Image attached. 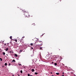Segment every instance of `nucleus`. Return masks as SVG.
Masks as SVG:
<instances>
[{
	"label": "nucleus",
	"mask_w": 76,
	"mask_h": 76,
	"mask_svg": "<svg viewBox=\"0 0 76 76\" xmlns=\"http://www.w3.org/2000/svg\"><path fill=\"white\" fill-rule=\"evenodd\" d=\"M30 45L31 46H32V45H33V43H31L30 44Z\"/></svg>",
	"instance_id": "14"
},
{
	"label": "nucleus",
	"mask_w": 76,
	"mask_h": 76,
	"mask_svg": "<svg viewBox=\"0 0 76 76\" xmlns=\"http://www.w3.org/2000/svg\"><path fill=\"white\" fill-rule=\"evenodd\" d=\"M3 55H5V54H6V53H5V52H3Z\"/></svg>",
	"instance_id": "13"
},
{
	"label": "nucleus",
	"mask_w": 76,
	"mask_h": 76,
	"mask_svg": "<svg viewBox=\"0 0 76 76\" xmlns=\"http://www.w3.org/2000/svg\"><path fill=\"white\" fill-rule=\"evenodd\" d=\"M26 16L27 17V18H29V17H30V15H29V13H27L26 15Z\"/></svg>",
	"instance_id": "1"
},
{
	"label": "nucleus",
	"mask_w": 76,
	"mask_h": 76,
	"mask_svg": "<svg viewBox=\"0 0 76 76\" xmlns=\"http://www.w3.org/2000/svg\"><path fill=\"white\" fill-rule=\"evenodd\" d=\"M15 57H18V55L16 54H15Z\"/></svg>",
	"instance_id": "11"
},
{
	"label": "nucleus",
	"mask_w": 76,
	"mask_h": 76,
	"mask_svg": "<svg viewBox=\"0 0 76 76\" xmlns=\"http://www.w3.org/2000/svg\"><path fill=\"white\" fill-rule=\"evenodd\" d=\"M39 42H41V41H39Z\"/></svg>",
	"instance_id": "29"
},
{
	"label": "nucleus",
	"mask_w": 76,
	"mask_h": 76,
	"mask_svg": "<svg viewBox=\"0 0 76 76\" xmlns=\"http://www.w3.org/2000/svg\"><path fill=\"white\" fill-rule=\"evenodd\" d=\"M42 44H41L40 46H42Z\"/></svg>",
	"instance_id": "30"
},
{
	"label": "nucleus",
	"mask_w": 76,
	"mask_h": 76,
	"mask_svg": "<svg viewBox=\"0 0 76 76\" xmlns=\"http://www.w3.org/2000/svg\"><path fill=\"white\" fill-rule=\"evenodd\" d=\"M6 45V43H5L4 45Z\"/></svg>",
	"instance_id": "25"
},
{
	"label": "nucleus",
	"mask_w": 76,
	"mask_h": 76,
	"mask_svg": "<svg viewBox=\"0 0 76 76\" xmlns=\"http://www.w3.org/2000/svg\"><path fill=\"white\" fill-rule=\"evenodd\" d=\"M62 76H64V75H62Z\"/></svg>",
	"instance_id": "33"
},
{
	"label": "nucleus",
	"mask_w": 76,
	"mask_h": 76,
	"mask_svg": "<svg viewBox=\"0 0 76 76\" xmlns=\"http://www.w3.org/2000/svg\"><path fill=\"white\" fill-rule=\"evenodd\" d=\"M10 53H12V52H11V51L10 52Z\"/></svg>",
	"instance_id": "28"
},
{
	"label": "nucleus",
	"mask_w": 76,
	"mask_h": 76,
	"mask_svg": "<svg viewBox=\"0 0 76 76\" xmlns=\"http://www.w3.org/2000/svg\"><path fill=\"white\" fill-rule=\"evenodd\" d=\"M22 17L23 19H25V18H26V15L23 14L22 15Z\"/></svg>",
	"instance_id": "2"
},
{
	"label": "nucleus",
	"mask_w": 76,
	"mask_h": 76,
	"mask_svg": "<svg viewBox=\"0 0 76 76\" xmlns=\"http://www.w3.org/2000/svg\"><path fill=\"white\" fill-rule=\"evenodd\" d=\"M12 62H16V61H15V60H14V59H13V60H12Z\"/></svg>",
	"instance_id": "6"
},
{
	"label": "nucleus",
	"mask_w": 76,
	"mask_h": 76,
	"mask_svg": "<svg viewBox=\"0 0 76 76\" xmlns=\"http://www.w3.org/2000/svg\"><path fill=\"white\" fill-rule=\"evenodd\" d=\"M9 50V48H6V49H5V50L6 51H7V50Z\"/></svg>",
	"instance_id": "3"
},
{
	"label": "nucleus",
	"mask_w": 76,
	"mask_h": 76,
	"mask_svg": "<svg viewBox=\"0 0 76 76\" xmlns=\"http://www.w3.org/2000/svg\"><path fill=\"white\" fill-rule=\"evenodd\" d=\"M34 73L36 75H38V73L37 72H35Z\"/></svg>",
	"instance_id": "17"
},
{
	"label": "nucleus",
	"mask_w": 76,
	"mask_h": 76,
	"mask_svg": "<svg viewBox=\"0 0 76 76\" xmlns=\"http://www.w3.org/2000/svg\"><path fill=\"white\" fill-rule=\"evenodd\" d=\"M4 42V41H2V42H1V43H3V42Z\"/></svg>",
	"instance_id": "24"
},
{
	"label": "nucleus",
	"mask_w": 76,
	"mask_h": 76,
	"mask_svg": "<svg viewBox=\"0 0 76 76\" xmlns=\"http://www.w3.org/2000/svg\"><path fill=\"white\" fill-rule=\"evenodd\" d=\"M59 1H60V2L61 1V0H60Z\"/></svg>",
	"instance_id": "26"
},
{
	"label": "nucleus",
	"mask_w": 76,
	"mask_h": 76,
	"mask_svg": "<svg viewBox=\"0 0 76 76\" xmlns=\"http://www.w3.org/2000/svg\"><path fill=\"white\" fill-rule=\"evenodd\" d=\"M64 72H62L63 75H64Z\"/></svg>",
	"instance_id": "23"
},
{
	"label": "nucleus",
	"mask_w": 76,
	"mask_h": 76,
	"mask_svg": "<svg viewBox=\"0 0 76 76\" xmlns=\"http://www.w3.org/2000/svg\"><path fill=\"white\" fill-rule=\"evenodd\" d=\"M0 61H2V58H0Z\"/></svg>",
	"instance_id": "16"
},
{
	"label": "nucleus",
	"mask_w": 76,
	"mask_h": 76,
	"mask_svg": "<svg viewBox=\"0 0 76 76\" xmlns=\"http://www.w3.org/2000/svg\"><path fill=\"white\" fill-rule=\"evenodd\" d=\"M39 49L40 50H43L42 49V48L41 47Z\"/></svg>",
	"instance_id": "5"
},
{
	"label": "nucleus",
	"mask_w": 76,
	"mask_h": 76,
	"mask_svg": "<svg viewBox=\"0 0 76 76\" xmlns=\"http://www.w3.org/2000/svg\"><path fill=\"white\" fill-rule=\"evenodd\" d=\"M56 75H58L60 73H56Z\"/></svg>",
	"instance_id": "7"
},
{
	"label": "nucleus",
	"mask_w": 76,
	"mask_h": 76,
	"mask_svg": "<svg viewBox=\"0 0 76 76\" xmlns=\"http://www.w3.org/2000/svg\"><path fill=\"white\" fill-rule=\"evenodd\" d=\"M15 41L16 42H17V39H15Z\"/></svg>",
	"instance_id": "19"
},
{
	"label": "nucleus",
	"mask_w": 76,
	"mask_h": 76,
	"mask_svg": "<svg viewBox=\"0 0 76 76\" xmlns=\"http://www.w3.org/2000/svg\"><path fill=\"white\" fill-rule=\"evenodd\" d=\"M52 63H53V62H52Z\"/></svg>",
	"instance_id": "34"
},
{
	"label": "nucleus",
	"mask_w": 76,
	"mask_h": 76,
	"mask_svg": "<svg viewBox=\"0 0 76 76\" xmlns=\"http://www.w3.org/2000/svg\"><path fill=\"white\" fill-rule=\"evenodd\" d=\"M33 48H32V47H31V49H32V50H33Z\"/></svg>",
	"instance_id": "21"
},
{
	"label": "nucleus",
	"mask_w": 76,
	"mask_h": 76,
	"mask_svg": "<svg viewBox=\"0 0 76 76\" xmlns=\"http://www.w3.org/2000/svg\"><path fill=\"white\" fill-rule=\"evenodd\" d=\"M52 76H54V75H52Z\"/></svg>",
	"instance_id": "38"
},
{
	"label": "nucleus",
	"mask_w": 76,
	"mask_h": 76,
	"mask_svg": "<svg viewBox=\"0 0 76 76\" xmlns=\"http://www.w3.org/2000/svg\"><path fill=\"white\" fill-rule=\"evenodd\" d=\"M18 65L19 66H21V64H20V63H18Z\"/></svg>",
	"instance_id": "12"
},
{
	"label": "nucleus",
	"mask_w": 76,
	"mask_h": 76,
	"mask_svg": "<svg viewBox=\"0 0 76 76\" xmlns=\"http://www.w3.org/2000/svg\"><path fill=\"white\" fill-rule=\"evenodd\" d=\"M7 56H8V55L7 54Z\"/></svg>",
	"instance_id": "32"
},
{
	"label": "nucleus",
	"mask_w": 76,
	"mask_h": 76,
	"mask_svg": "<svg viewBox=\"0 0 76 76\" xmlns=\"http://www.w3.org/2000/svg\"><path fill=\"white\" fill-rule=\"evenodd\" d=\"M31 71H32V72H34L35 70H34V69H31Z\"/></svg>",
	"instance_id": "4"
},
{
	"label": "nucleus",
	"mask_w": 76,
	"mask_h": 76,
	"mask_svg": "<svg viewBox=\"0 0 76 76\" xmlns=\"http://www.w3.org/2000/svg\"><path fill=\"white\" fill-rule=\"evenodd\" d=\"M51 74H52V72H51Z\"/></svg>",
	"instance_id": "35"
},
{
	"label": "nucleus",
	"mask_w": 76,
	"mask_h": 76,
	"mask_svg": "<svg viewBox=\"0 0 76 76\" xmlns=\"http://www.w3.org/2000/svg\"><path fill=\"white\" fill-rule=\"evenodd\" d=\"M0 74H1V73L0 72Z\"/></svg>",
	"instance_id": "37"
},
{
	"label": "nucleus",
	"mask_w": 76,
	"mask_h": 76,
	"mask_svg": "<svg viewBox=\"0 0 76 76\" xmlns=\"http://www.w3.org/2000/svg\"><path fill=\"white\" fill-rule=\"evenodd\" d=\"M11 64H10V63L9 64V66H10Z\"/></svg>",
	"instance_id": "20"
},
{
	"label": "nucleus",
	"mask_w": 76,
	"mask_h": 76,
	"mask_svg": "<svg viewBox=\"0 0 76 76\" xmlns=\"http://www.w3.org/2000/svg\"><path fill=\"white\" fill-rule=\"evenodd\" d=\"M5 66H7V63H5L4 64Z\"/></svg>",
	"instance_id": "8"
},
{
	"label": "nucleus",
	"mask_w": 76,
	"mask_h": 76,
	"mask_svg": "<svg viewBox=\"0 0 76 76\" xmlns=\"http://www.w3.org/2000/svg\"><path fill=\"white\" fill-rule=\"evenodd\" d=\"M54 64L55 66H57V63H55Z\"/></svg>",
	"instance_id": "9"
},
{
	"label": "nucleus",
	"mask_w": 76,
	"mask_h": 76,
	"mask_svg": "<svg viewBox=\"0 0 76 76\" xmlns=\"http://www.w3.org/2000/svg\"><path fill=\"white\" fill-rule=\"evenodd\" d=\"M20 52H22V50H20Z\"/></svg>",
	"instance_id": "22"
},
{
	"label": "nucleus",
	"mask_w": 76,
	"mask_h": 76,
	"mask_svg": "<svg viewBox=\"0 0 76 76\" xmlns=\"http://www.w3.org/2000/svg\"><path fill=\"white\" fill-rule=\"evenodd\" d=\"M13 76H14V75H13Z\"/></svg>",
	"instance_id": "39"
},
{
	"label": "nucleus",
	"mask_w": 76,
	"mask_h": 76,
	"mask_svg": "<svg viewBox=\"0 0 76 76\" xmlns=\"http://www.w3.org/2000/svg\"><path fill=\"white\" fill-rule=\"evenodd\" d=\"M20 72L21 73H23L22 70H21Z\"/></svg>",
	"instance_id": "15"
},
{
	"label": "nucleus",
	"mask_w": 76,
	"mask_h": 76,
	"mask_svg": "<svg viewBox=\"0 0 76 76\" xmlns=\"http://www.w3.org/2000/svg\"><path fill=\"white\" fill-rule=\"evenodd\" d=\"M43 35H42V36H43Z\"/></svg>",
	"instance_id": "36"
},
{
	"label": "nucleus",
	"mask_w": 76,
	"mask_h": 76,
	"mask_svg": "<svg viewBox=\"0 0 76 76\" xmlns=\"http://www.w3.org/2000/svg\"><path fill=\"white\" fill-rule=\"evenodd\" d=\"M4 67V66H2V67Z\"/></svg>",
	"instance_id": "27"
},
{
	"label": "nucleus",
	"mask_w": 76,
	"mask_h": 76,
	"mask_svg": "<svg viewBox=\"0 0 76 76\" xmlns=\"http://www.w3.org/2000/svg\"><path fill=\"white\" fill-rule=\"evenodd\" d=\"M18 76H20V75H18Z\"/></svg>",
	"instance_id": "31"
},
{
	"label": "nucleus",
	"mask_w": 76,
	"mask_h": 76,
	"mask_svg": "<svg viewBox=\"0 0 76 76\" xmlns=\"http://www.w3.org/2000/svg\"><path fill=\"white\" fill-rule=\"evenodd\" d=\"M10 39H12V36H10Z\"/></svg>",
	"instance_id": "18"
},
{
	"label": "nucleus",
	"mask_w": 76,
	"mask_h": 76,
	"mask_svg": "<svg viewBox=\"0 0 76 76\" xmlns=\"http://www.w3.org/2000/svg\"><path fill=\"white\" fill-rule=\"evenodd\" d=\"M28 76H32V75H30V74H28Z\"/></svg>",
	"instance_id": "10"
}]
</instances>
